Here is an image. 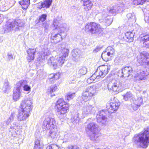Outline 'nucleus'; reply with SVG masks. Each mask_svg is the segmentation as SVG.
Listing matches in <instances>:
<instances>
[{
    "instance_id": "obj_23",
    "label": "nucleus",
    "mask_w": 149,
    "mask_h": 149,
    "mask_svg": "<svg viewBox=\"0 0 149 149\" xmlns=\"http://www.w3.org/2000/svg\"><path fill=\"white\" fill-rule=\"evenodd\" d=\"M124 5L122 3H119L115 6L113 8L109 10V12L111 13L114 14L116 13L121 12L124 9Z\"/></svg>"
},
{
    "instance_id": "obj_30",
    "label": "nucleus",
    "mask_w": 149,
    "mask_h": 149,
    "mask_svg": "<svg viewBox=\"0 0 149 149\" xmlns=\"http://www.w3.org/2000/svg\"><path fill=\"white\" fill-rule=\"evenodd\" d=\"M102 21L107 26L110 25L112 22L113 21L112 18L109 16H107V14H103L102 16Z\"/></svg>"
},
{
    "instance_id": "obj_32",
    "label": "nucleus",
    "mask_w": 149,
    "mask_h": 149,
    "mask_svg": "<svg viewBox=\"0 0 149 149\" xmlns=\"http://www.w3.org/2000/svg\"><path fill=\"white\" fill-rule=\"evenodd\" d=\"M84 9L86 11H88L91 9L93 3L90 0H83Z\"/></svg>"
},
{
    "instance_id": "obj_22",
    "label": "nucleus",
    "mask_w": 149,
    "mask_h": 149,
    "mask_svg": "<svg viewBox=\"0 0 149 149\" xmlns=\"http://www.w3.org/2000/svg\"><path fill=\"white\" fill-rule=\"evenodd\" d=\"M105 115V114L103 111H100L96 116L97 122L103 124H104L107 120Z\"/></svg>"
},
{
    "instance_id": "obj_57",
    "label": "nucleus",
    "mask_w": 149,
    "mask_h": 149,
    "mask_svg": "<svg viewBox=\"0 0 149 149\" xmlns=\"http://www.w3.org/2000/svg\"><path fill=\"white\" fill-rule=\"evenodd\" d=\"M144 20L145 21L147 22H149V17H145L144 18Z\"/></svg>"
},
{
    "instance_id": "obj_54",
    "label": "nucleus",
    "mask_w": 149,
    "mask_h": 149,
    "mask_svg": "<svg viewBox=\"0 0 149 149\" xmlns=\"http://www.w3.org/2000/svg\"><path fill=\"white\" fill-rule=\"evenodd\" d=\"M68 149H79L77 145H70L68 147Z\"/></svg>"
},
{
    "instance_id": "obj_47",
    "label": "nucleus",
    "mask_w": 149,
    "mask_h": 149,
    "mask_svg": "<svg viewBox=\"0 0 149 149\" xmlns=\"http://www.w3.org/2000/svg\"><path fill=\"white\" fill-rule=\"evenodd\" d=\"M87 69L85 67H84L81 68L79 71V73L81 75H84L87 72Z\"/></svg>"
},
{
    "instance_id": "obj_9",
    "label": "nucleus",
    "mask_w": 149,
    "mask_h": 149,
    "mask_svg": "<svg viewBox=\"0 0 149 149\" xmlns=\"http://www.w3.org/2000/svg\"><path fill=\"white\" fill-rule=\"evenodd\" d=\"M96 107L89 103L86 104L81 109L82 117L84 118L88 115L95 113L96 111Z\"/></svg>"
},
{
    "instance_id": "obj_59",
    "label": "nucleus",
    "mask_w": 149,
    "mask_h": 149,
    "mask_svg": "<svg viewBox=\"0 0 149 149\" xmlns=\"http://www.w3.org/2000/svg\"><path fill=\"white\" fill-rule=\"evenodd\" d=\"M34 0L36 1V0Z\"/></svg>"
},
{
    "instance_id": "obj_16",
    "label": "nucleus",
    "mask_w": 149,
    "mask_h": 149,
    "mask_svg": "<svg viewBox=\"0 0 149 149\" xmlns=\"http://www.w3.org/2000/svg\"><path fill=\"white\" fill-rule=\"evenodd\" d=\"M132 72V69L130 66H127L123 68L119 71L118 76L120 77H128Z\"/></svg>"
},
{
    "instance_id": "obj_44",
    "label": "nucleus",
    "mask_w": 149,
    "mask_h": 149,
    "mask_svg": "<svg viewBox=\"0 0 149 149\" xmlns=\"http://www.w3.org/2000/svg\"><path fill=\"white\" fill-rule=\"evenodd\" d=\"M106 51L108 53V54L110 55L112 57H113L115 52L114 49L112 47L110 46H109L107 48Z\"/></svg>"
},
{
    "instance_id": "obj_41",
    "label": "nucleus",
    "mask_w": 149,
    "mask_h": 149,
    "mask_svg": "<svg viewBox=\"0 0 149 149\" xmlns=\"http://www.w3.org/2000/svg\"><path fill=\"white\" fill-rule=\"evenodd\" d=\"M51 54V52L47 48H44L42 50L41 53V56L42 59H45V57L49 56Z\"/></svg>"
},
{
    "instance_id": "obj_13",
    "label": "nucleus",
    "mask_w": 149,
    "mask_h": 149,
    "mask_svg": "<svg viewBox=\"0 0 149 149\" xmlns=\"http://www.w3.org/2000/svg\"><path fill=\"white\" fill-rule=\"evenodd\" d=\"M144 131L135 134L133 140H149V127L145 128Z\"/></svg>"
},
{
    "instance_id": "obj_33",
    "label": "nucleus",
    "mask_w": 149,
    "mask_h": 149,
    "mask_svg": "<svg viewBox=\"0 0 149 149\" xmlns=\"http://www.w3.org/2000/svg\"><path fill=\"white\" fill-rule=\"evenodd\" d=\"M123 99L125 101H128L130 100L131 103L134 97V95L130 91L127 92L125 94L123 95Z\"/></svg>"
},
{
    "instance_id": "obj_45",
    "label": "nucleus",
    "mask_w": 149,
    "mask_h": 149,
    "mask_svg": "<svg viewBox=\"0 0 149 149\" xmlns=\"http://www.w3.org/2000/svg\"><path fill=\"white\" fill-rule=\"evenodd\" d=\"M75 96V93L69 92L65 96V100L69 101L71 99H73Z\"/></svg>"
},
{
    "instance_id": "obj_8",
    "label": "nucleus",
    "mask_w": 149,
    "mask_h": 149,
    "mask_svg": "<svg viewBox=\"0 0 149 149\" xmlns=\"http://www.w3.org/2000/svg\"><path fill=\"white\" fill-rule=\"evenodd\" d=\"M137 58V61L140 65L149 66V53L146 52L141 53Z\"/></svg>"
},
{
    "instance_id": "obj_24",
    "label": "nucleus",
    "mask_w": 149,
    "mask_h": 149,
    "mask_svg": "<svg viewBox=\"0 0 149 149\" xmlns=\"http://www.w3.org/2000/svg\"><path fill=\"white\" fill-rule=\"evenodd\" d=\"M141 41L143 46L146 48H149V34H143L140 36Z\"/></svg>"
},
{
    "instance_id": "obj_50",
    "label": "nucleus",
    "mask_w": 149,
    "mask_h": 149,
    "mask_svg": "<svg viewBox=\"0 0 149 149\" xmlns=\"http://www.w3.org/2000/svg\"><path fill=\"white\" fill-rule=\"evenodd\" d=\"M57 89V86L54 85L50 86L49 90V91L52 93L55 91Z\"/></svg>"
},
{
    "instance_id": "obj_46",
    "label": "nucleus",
    "mask_w": 149,
    "mask_h": 149,
    "mask_svg": "<svg viewBox=\"0 0 149 149\" xmlns=\"http://www.w3.org/2000/svg\"><path fill=\"white\" fill-rule=\"evenodd\" d=\"M46 149H61L57 145L51 144L47 146Z\"/></svg>"
},
{
    "instance_id": "obj_53",
    "label": "nucleus",
    "mask_w": 149,
    "mask_h": 149,
    "mask_svg": "<svg viewBox=\"0 0 149 149\" xmlns=\"http://www.w3.org/2000/svg\"><path fill=\"white\" fill-rule=\"evenodd\" d=\"M3 88H4L6 89V91L9 88V85L8 82L7 81H6L4 83Z\"/></svg>"
},
{
    "instance_id": "obj_31",
    "label": "nucleus",
    "mask_w": 149,
    "mask_h": 149,
    "mask_svg": "<svg viewBox=\"0 0 149 149\" xmlns=\"http://www.w3.org/2000/svg\"><path fill=\"white\" fill-rule=\"evenodd\" d=\"M60 74L58 72L50 74L48 77L49 80L51 83H54V81L60 78Z\"/></svg>"
},
{
    "instance_id": "obj_14",
    "label": "nucleus",
    "mask_w": 149,
    "mask_h": 149,
    "mask_svg": "<svg viewBox=\"0 0 149 149\" xmlns=\"http://www.w3.org/2000/svg\"><path fill=\"white\" fill-rule=\"evenodd\" d=\"M110 69V66L106 65L100 66L96 71L100 77L103 78L108 74Z\"/></svg>"
},
{
    "instance_id": "obj_43",
    "label": "nucleus",
    "mask_w": 149,
    "mask_h": 149,
    "mask_svg": "<svg viewBox=\"0 0 149 149\" xmlns=\"http://www.w3.org/2000/svg\"><path fill=\"white\" fill-rule=\"evenodd\" d=\"M127 17L130 22H134L136 20L135 16L134 13H129L127 15Z\"/></svg>"
},
{
    "instance_id": "obj_5",
    "label": "nucleus",
    "mask_w": 149,
    "mask_h": 149,
    "mask_svg": "<svg viewBox=\"0 0 149 149\" xmlns=\"http://www.w3.org/2000/svg\"><path fill=\"white\" fill-rule=\"evenodd\" d=\"M86 32H89L92 34H96L102 31L100 24L95 22L88 23L86 26L85 29Z\"/></svg>"
},
{
    "instance_id": "obj_39",
    "label": "nucleus",
    "mask_w": 149,
    "mask_h": 149,
    "mask_svg": "<svg viewBox=\"0 0 149 149\" xmlns=\"http://www.w3.org/2000/svg\"><path fill=\"white\" fill-rule=\"evenodd\" d=\"M35 145L33 149H42L44 146L42 140H36L35 142Z\"/></svg>"
},
{
    "instance_id": "obj_6",
    "label": "nucleus",
    "mask_w": 149,
    "mask_h": 149,
    "mask_svg": "<svg viewBox=\"0 0 149 149\" xmlns=\"http://www.w3.org/2000/svg\"><path fill=\"white\" fill-rule=\"evenodd\" d=\"M24 24V21L20 19L16 20L11 22H9L7 23L6 29L8 31L12 30L17 31L19 27L23 26Z\"/></svg>"
},
{
    "instance_id": "obj_1",
    "label": "nucleus",
    "mask_w": 149,
    "mask_h": 149,
    "mask_svg": "<svg viewBox=\"0 0 149 149\" xmlns=\"http://www.w3.org/2000/svg\"><path fill=\"white\" fill-rule=\"evenodd\" d=\"M61 53L58 57L54 58L52 56L48 60V64L53 67L54 69H56L62 67L65 61V58L68 56L69 50L65 48L61 47L60 50Z\"/></svg>"
},
{
    "instance_id": "obj_11",
    "label": "nucleus",
    "mask_w": 149,
    "mask_h": 149,
    "mask_svg": "<svg viewBox=\"0 0 149 149\" xmlns=\"http://www.w3.org/2000/svg\"><path fill=\"white\" fill-rule=\"evenodd\" d=\"M32 108V100L30 98H25L22 101L21 104V109L30 113Z\"/></svg>"
},
{
    "instance_id": "obj_29",
    "label": "nucleus",
    "mask_w": 149,
    "mask_h": 149,
    "mask_svg": "<svg viewBox=\"0 0 149 149\" xmlns=\"http://www.w3.org/2000/svg\"><path fill=\"white\" fill-rule=\"evenodd\" d=\"M52 2V0H45L43 2L38 3V8L40 9L42 8H49L51 5Z\"/></svg>"
},
{
    "instance_id": "obj_7",
    "label": "nucleus",
    "mask_w": 149,
    "mask_h": 149,
    "mask_svg": "<svg viewBox=\"0 0 149 149\" xmlns=\"http://www.w3.org/2000/svg\"><path fill=\"white\" fill-rule=\"evenodd\" d=\"M109 90H111L114 92H118L124 86L119 81L115 80H112L107 85Z\"/></svg>"
},
{
    "instance_id": "obj_34",
    "label": "nucleus",
    "mask_w": 149,
    "mask_h": 149,
    "mask_svg": "<svg viewBox=\"0 0 149 149\" xmlns=\"http://www.w3.org/2000/svg\"><path fill=\"white\" fill-rule=\"evenodd\" d=\"M61 33H60L54 35L52 34L51 38L54 40V42L57 43L62 40V38Z\"/></svg>"
},
{
    "instance_id": "obj_36",
    "label": "nucleus",
    "mask_w": 149,
    "mask_h": 149,
    "mask_svg": "<svg viewBox=\"0 0 149 149\" xmlns=\"http://www.w3.org/2000/svg\"><path fill=\"white\" fill-rule=\"evenodd\" d=\"M125 38H126L125 40L127 41L131 42L133 41L134 36L133 33L130 31H128L125 33Z\"/></svg>"
},
{
    "instance_id": "obj_10",
    "label": "nucleus",
    "mask_w": 149,
    "mask_h": 149,
    "mask_svg": "<svg viewBox=\"0 0 149 149\" xmlns=\"http://www.w3.org/2000/svg\"><path fill=\"white\" fill-rule=\"evenodd\" d=\"M120 105V102L116 98L113 100H111L109 103L107 104V108L108 109V112L112 113L116 111Z\"/></svg>"
},
{
    "instance_id": "obj_28",
    "label": "nucleus",
    "mask_w": 149,
    "mask_h": 149,
    "mask_svg": "<svg viewBox=\"0 0 149 149\" xmlns=\"http://www.w3.org/2000/svg\"><path fill=\"white\" fill-rule=\"evenodd\" d=\"M134 143L138 147L145 148L148 146L149 140H135Z\"/></svg>"
},
{
    "instance_id": "obj_3",
    "label": "nucleus",
    "mask_w": 149,
    "mask_h": 149,
    "mask_svg": "<svg viewBox=\"0 0 149 149\" xmlns=\"http://www.w3.org/2000/svg\"><path fill=\"white\" fill-rule=\"evenodd\" d=\"M56 106L58 115L61 119L63 118V115L68 110V104L65 102L63 99L60 98L57 101Z\"/></svg>"
},
{
    "instance_id": "obj_35",
    "label": "nucleus",
    "mask_w": 149,
    "mask_h": 149,
    "mask_svg": "<svg viewBox=\"0 0 149 149\" xmlns=\"http://www.w3.org/2000/svg\"><path fill=\"white\" fill-rule=\"evenodd\" d=\"M97 73V71H96L95 73L93 74L91 77L87 79V82L89 83H92L96 79H99L100 77Z\"/></svg>"
},
{
    "instance_id": "obj_4",
    "label": "nucleus",
    "mask_w": 149,
    "mask_h": 149,
    "mask_svg": "<svg viewBox=\"0 0 149 149\" xmlns=\"http://www.w3.org/2000/svg\"><path fill=\"white\" fill-rule=\"evenodd\" d=\"M98 128V125L95 123H90L85 127L86 133L92 138L96 139L99 132Z\"/></svg>"
},
{
    "instance_id": "obj_2",
    "label": "nucleus",
    "mask_w": 149,
    "mask_h": 149,
    "mask_svg": "<svg viewBox=\"0 0 149 149\" xmlns=\"http://www.w3.org/2000/svg\"><path fill=\"white\" fill-rule=\"evenodd\" d=\"M43 128L46 130H50V136L52 139H55L58 133L55 119L50 117L45 118L43 123Z\"/></svg>"
},
{
    "instance_id": "obj_27",
    "label": "nucleus",
    "mask_w": 149,
    "mask_h": 149,
    "mask_svg": "<svg viewBox=\"0 0 149 149\" xmlns=\"http://www.w3.org/2000/svg\"><path fill=\"white\" fill-rule=\"evenodd\" d=\"M27 83V82L26 80H21L17 83V84L19 86L20 89L21 87H23L24 91L29 92L31 91V87L26 84Z\"/></svg>"
},
{
    "instance_id": "obj_55",
    "label": "nucleus",
    "mask_w": 149,
    "mask_h": 149,
    "mask_svg": "<svg viewBox=\"0 0 149 149\" xmlns=\"http://www.w3.org/2000/svg\"><path fill=\"white\" fill-rule=\"evenodd\" d=\"M101 49V48L99 47H96L95 49L93 50V52L94 53H96L98 51H99Z\"/></svg>"
},
{
    "instance_id": "obj_51",
    "label": "nucleus",
    "mask_w": 149,
    "mask_h": 149,
    "mask_svg": "<svg viewBox=\"0 0 149 149\" xmlns=\"http://www.w3.org/2000/svg\"><path fill=\"white\" fill-rule=\"evenodd\" d=\"M72 54V56L74 58H78L79 56V54L76 50L73 51Z\"/></svg>"
},
{
    "instance_id": "obj_20",
    "label": "nucleus",
    "mask_w": 149,
    "mask_h": 149,
    "mask_svg": "<svg viewBox=\"0 0 149 149\" xmlns=\"http://www.w3.org/2000/svg\"><path fill=\"white\" fill-rule=\"evenodd\" d=\"M29 112L21 109L19 111L17 119L18 121L25 120L29 116Z\"/></svg>"
},
{
    "instance_id": "obj_12",
    "label": "nucleus",
    "mask_w": 149,
    "mask_h": 149,
    "mask_svg": "<svg viewBox=\"0 0 149 149\" xmlns=\"http://www.w3.org/2000/svg\"><path fill=\"white\" fill-rule=\"evenodd\" d=\"M93 96L90 95L89 93L85 89L83 91L82 96L78 97L77 99V102L79 105L83 104L84 102L90 100Z\"/></svg>"
},
{
    "instance_id": "obj_26",
    "label": "nucleus",
    "mask_w": 149,
    "mask_h": 149,
    "mask_svg": "<svg viewBox=\"0 0 149 149\" xmlns=\"http://www.w3.org/2000/svg\"><path fill=\"white\" fill-rule=\"evenodd\" d=\"M36 48H29L27 50L28 54L27 59L28 62H30L34 59V55L36 52Z\"/></svg>"
},
{
    "instance_id": "obj_58",
    "label": "nucleus",
    "mask_w": 149,
    "mask_h": 149,
    "mask_svg": "<svg viewBox=\"0 0 149 149\" xmlns=\"http://www.w3.org/2000/svg\"><path fill=\"white\" fill-rule=\"evenodd\" d=\"M73 86H75V87H76L77 86V84H73Z\"/></svg>"
},
{
    "instance_id": "obj_19",
    "label": "nucleus",
    "mask_w": 149,
    "mask_h": 149,
    "mask_svg": "<svg viewBox=\"0 0 149 149\" xmlns=\"http://www.w3.org/2000/svg\"><path fill=\"white\" fill-rule=\"evenodd\" d=\"M101 86V83H99L95 85L88 86L85 89L89 93L90 95H92L93 97L95 96L97 93V89L98 88V86Z\"/></svg>"
},
{
    "instance_id": "obj_38",
    "label": "nucleus",
    "mask_w": 149,
    "mask_h": 149,
    "mask_svg": "<svg viewBox=\"0 0 149 149\" xmlns=\"http://www.w3.org/2000/svg\"><path fill=\"white\" fill-rule=\"evenodd\" d=\"M30 3V0H22L19 2V3L22 6V8L24 10L27 9Z\"/></svg>"
},
{
    "instance_id": "obj_18",
    "label": "nucleus",
    "mask_w": 149,
    "mask_h": 149,
    "mask_svg": "<svg viewBox=\"0 0 149 149\" xmlns=\"http://www.w3.org/2000/svg\"><path fill=\"white\" fill-rule=\"evenodd\" d=\"M20 127L16 122H14L11 125V127L9 129V131L11 133L12 136L14 137L19 134V130Z\"/></svg>"
},
{
    "instance_id": "obj_48",
    "label": "nucleus",
    "mask_w": 149,
    "mask_h": 149,
    "mask_svg": "<svg viewBox=\"0 0 149 149\" xmlns=\"http://www.w3.org/2000/svg\"><path fill=\"white\" fill-rule=\"evenodd\" d=\"M133 3L136 5L142 4L144 3L145 0H132Z\"/></svg>"
},
{
    "instance_id": "obj_56",
    "label": "nucleus",
    "mask_w": 149,
    "mask_h": 149,
    "mask_svg": "<svg viewBox=\"0 0 149 149\" xmlns=\"http://www.w3.org/2000/svg\"><path fill=\"white\" fill-rule=\"evenodd\" d=\"M49 26V24L46 22L44 23L43 24V27L45 28L46 29L48 28Z\"/></svg>"
},
{
    "instance_id": "obj_52",
    "label": "nucleus",
    "mask_w": 149,
    "mask_h": 149,
    "mask_svg": "<svg viewBox=\"0 0 149 149\" xmlns=\"http://www.w3.org/2000/svg\"><path fill=\"white\" fill-rule=\"evenodd\" d=\"M8 59L9 61L12 60L13 58V56L11 52H9L7 54Z\"/></svg>"
},
{
    "instance_id": "obj_17",
    "label": "nucleus",
    "mask_w": 149,
    "mask_h": 149,
    "mask_svg": "<svg viewBox=\"0 0 149 149\" xmlns=\"http://www.w3.org/2000/svg\"><path fill=\"white\" fill-rule=\"evenodd\" d=\"M143 99L142 97H139L136 98H134L131 104V106L134 110H137L143 104Z\"/></svg>"
},
{
    "instance_id": "obj_40",
    "label": "nucleus",
    "mask_w": 149,
    "mask_h": 149,
    "mask_svg": "<svg viewBox=\"0 0 149 149\" xmlns=\"http://www.w3.org/2000/svg\"><path fill=\"white\" fill-rule=\"evenodd\" d=\"M146 72V71L142 70H140L139 72H138L137 74L139 79L142 80L145 79L147 75Z\"/></svg>"
},
{
    "instance_id": "obj_21",
    "label": "nucleus",
    "mask_w": 149,
    "mask_h": 149,
    "mask_svg": "<svg viewBox=\"0 0 149 149\" xmlns=\"http://www.w3.org/2000/svg\"><path fill=\"white\" fill-rule=\"evenodd\" d=\"M21 93L20 87L16 84L13 90V99L14 101H16L19 99Z\"/></svg>"
},
{
    "instance_id": "obj_37",
    "label": "nucleus",
    "mask_w": 149,
    "mask_h": 149,
    "mask_svg": "<svg viewBox=\"0 0 149 149\" xmlns=\"http://www.w3.org/2000/svg\"><path fill=\"white\" fill-rule=\"evenodd\" d=\"M15 116L14 113H12L10 117L5 121L3 122V127H6L7 125H8L12 121H13L14 120V118Z\"/></svg>"
},
{
    "instance_id": "obj_25",
    "label": "nucleus",
    "mask_w": 149,
    "mask_h": 149,
    "mask_svg": "<svg viewBox=\"0 0 149 149\" xmlns=\"http://www.w3.org/2000/svg\"><path fill=\"white\" fill-rule=\"evenodd\" d=\"M84 118L82 117V115L81 113H78L75 114L73 116L71 119V122L74 125H76L79 124L80 120Z\"/></svg>"
},
{
    "instance_id": "obj_49",
    "label": "nucleus",
    "mask_w": 149,
    "mask_h": 149,
    "mask_svg": "<svg viewBox=\"0 0 149 149\" xmlns=\"http://www.w3.org/2000/svg\"><path fill=\"white\" fill-rule=\"evenodd\" d=\"M47 15L46 14H42L40 17L38 19V21L39 22H42L44 21L46 19Z\"/></svg>"
},
{
    "instance_id": "obj_42",
    "label": "nucleus",
    "mask_w": 149,
    "mask_h": 149,
    "mask_svg": "<svg viewBox=\"0 0 149 149\" xmlns=\"http://www.w3.org/2000/svg\"><path fill=\"white\" fill-rule=\"evenodd\" d=\"M101 57L103 59L106 61L111 59V58L112 57L110 55L108 54L106 51L103 52L102 54Z\"/></svg>"
},
{
    "instance_id": "obj_15",
    "label": "nucleus",
    "mask_w": 149,
    "mask_h": 149,
    "mask_svg": "<svg viewBox=\"0 0 149 149\" xmlns=\"http://www.w3.org/2000/svg\"><path fill=\"white\" fill-rule=\"evenodd\" d=\"M61 16H58L54 19L53 20L52 26L55 29L63 32L65 31V25L60 24L59 23V21L61 19Z\"/></svg>"
}]
</instances>
